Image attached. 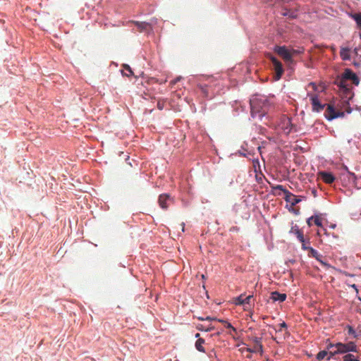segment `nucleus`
<instances>
[{
	"instance_id": "37",
	"label": "nucleus",
	"mask_w": 361,
	"mask_h": 361,
	"mask_svg": "<svg viewBox=\"0 0 361 361\" xmlns=\"http://www.w3.org/2000/svg\"><path fill=\"white\" fill-rule=\"evenodd\" d=\"M336 115H338V117H343V116H344V115H345V114H344V112H339V111H336Z\"/></svg>"
},
{
	"instance_id": "7",
	"label": "nucleus",
	"mask_w": 361,
	"mask_h": 361,
	"mask_svg": "<svg viewBox=\"0 0 361 361\" xmlns=\"http://www.w3.org/2000/svg\"><path fill=\"white\" fill-rule=\"evenodd\" d=\"M250 339L253 343V347L252 348H247V351L250 353H259L262 355L263 353L262 338L253 336Z\"/></svg>"
},
{
	"instance_id": "30",
	"label": "nucleus",
	"mask_w": 361,
	"mask_h": 361,
	"mask_svg": "<svg viewBox=\"0 0 361 361\" xmlns=\"http://www.w3.org/2000/svg\"><path fill=\"white\" fill-rule=\"evenodd\" d=\"M348 333L349 335H353L354 337L356 336L355 335V331L353 329L352 326H348Z\"/></svg>"
},
{
	"instance_id": "4",
	"label": "nucleus",
	"mask_w": 361,
	"mask_h": 361,
	"mask_svg": "<svg viewBox=\"0 0 361 361\" xmlns=\"http://www.w3.org/2000/svg\"><path fill=\"white\" fill-rule=\"evenodd\" d=\"M274 51L286 62L292 61L293 56L298 53L295 49L289 50L285 46H276Z\"/></svg>"
},
{
	"instance_id": "25",
	"label": "nucleus",
	"mask_w": 361,
	"mask_h": 361,
	"mask_svg": "<svg viewBox=\"0 0 361 361\" xmlns=\"http://www.w3.org/2000/svg\"><path fill=\"white\" fill-rule=\"evenodd\" d=\"M301 244H302V249L304 250H309L310 251V249L312 248L311 247H309L307 245V244H310V241H308L307 243L305 241V238H303V242H300Z\"/></svg>"
},
{
	"instance_id": "27",
	"label": "nucleus",
	"mask_w": 361,
	"mask_h": 361,
	"mask_svg": "<svg viewBox=\"0 0 361 361\" xmlns=\"http://www.w3.org/2000/svg\"><path fill=\"white\" fill-rule=\"evenodd\" d=\"M201 92L204 94L205 97L208 96V90L206 85H199Z\"/></svg>"
},
{
	"instance_id": "24",
	"label": "nucleus",
	"mask_w": 361,
	"mask_h": 361,
	"mask_svg": "<svg viewBox=\"0 0 361 361\" xmlns=\"http://www.w3.org/2000/svg\"><path fill=\"white\" fill-rule=\"evenodd\" d=\"M343 361H358V360L352 354H347L343 356Z\"/></svg>"
},
{
	"instance_id": "16",
	"label": "nucleus",
	"mask_w": 361,
	"mask_h": 361,
	"mask_svg": "<svg viewBox=\"0 0 361 361\" xmlns=\"http://www.w3.org/2000/svg\"><path fill=\"white\" fill-rule=\"evenodd\" d=\"M309 255L312 257H314L317 261H319L322 265L324 266H328V264L323 262L322 260V255H320L316 250H314V248H310V253H309Z\"/></svg>"
},
{
	"instance_id": "5",
	"label": "nucleus",
	"mask_w": 361,
	"mask_h": 361,
	"mask_svg": "<svg viewBox=\"0 0 361 361\" xmlns=\"http://www.w3.org/2000/svg\"><path fill=\"white\" fill-rule=\"evenodd\" d=\"M269 58L272 63L274 71V79L279 80L284 72L282 63L275 56L270 55Z\"/></svg>"
},
{
	"instance_id": "12",
	"label": "nucleus",
	"mask_w": 361,
	"mask_h": 361,
	"mask_svg": "<svg viewBox=\"0 0 361 361\" xmlns=\"http://www.w3.org/2000/svg\"><path fill=\"white\" fill-rule=\"evenodd\" d=\"M324 116L327 120L331 121L334 118H338V115H336V111L333 107V106L331 104H328Z\"/></svg>"
},
{
	"instance_id": "15",
	"label": "nucleus",
	"mask_w": 361,
	"mask_h": 361,
	"mask_svg": "<svg viewBox=\"0 0 361 361\" xmlns=\"http://www.w3.org/2000/svg\"><path fill=\"white\" fill-rule=\"evenodd\" d=\"M290 233L295 235L300 242H303V232L300 229H299L298 226L295 225L293 226L290 231Z\"/></svg>"
},
{
	"instance_id": "35",
	"label": "nucleus",
	"mask_w": 361,
	"mask_h": 361,
	"mask_svg": "<svg viewBox=\"0 0 361 361\" xmlns=\"http://www.w3.org/2000/svg\"><path fill=\"white\" fill-rule=\"evenodd\" d=\"M206 321H216V317H205Z\"/></svg>"
},
{
	"instance_id": "29",
	"label": "nucleus",
	"mask_w": 361,
	"mask_h": 361,
	"mask_svg": "<svg viewBox=\"0 0 361 361\" xmlns=\"http://www.w3.org/2000/svg\"><path fill=\"white\" fill-rule=\"evenodd\" d=\"M224 325H225L226 328H227V329H231L232 330V331H233V332L236 333V331H236V329H235V327H233V326L231 325V323H229V322H226V324H225Z\"/></svg>"
},
{
	"instance_id": "31",
	"label": "nucleus",
	"mask_w": 361,
	"mask_h": 361,
	"mask_svg": "<svg viewBox=\"0 0 361 361\" xmlns=\"http://www.w3.org/2000/svg\"><path fill=\"white\" fill-rule=\"evenodd\" d=\"M123 66H124L125 69H126L127 71H128V72H129V74H127V75H128V76L131 75L133 74V71H132V70H131L130 67L128 65H126H126H124Z\"/></svg>"
},
{
	"instance_id": "2",
	"label": "nucleus",
	"mask_w": 361,
	"mask_h": 361,
	"mask_svg": "<svg viewBox=\"0 0 361 361\" xmlns=\"http://www.w3.org/2000/svg\"><path fill=\"white\" fill-rule=\"evenodd\" d=\"M329 350L330 356H334L338 353H345L348 352H357V346L353 342L347 343H337L336 344L330 343L327 346Z\"/></svg>"
},
{
	"instance_id": "23",
	"label": "nucleus",
	"mask_w": 361,
	"mask_h": 361,
	"mask_svg": "<svg viewBox=\"0 0 361 361\" xmlns=\"http://www.w3.org/2000/svg\"><path fill=\"white\" fill-rule=\"evenodd\" d=\"M349 49L348 48H341L340 55L342 59L348 60L350 59Z\"/></svg>"
},
{
	"instance_id": "22",
	"label": "nucleus",
	"mask_w": 361,
	"mask_h": 361,
	"mask_svg": "<svg viewBox=\"0 0 361 361\" xmlns=\"http://www.w3.org/2000/svg\"><path fill=\"white\" fill-rule=\"evenodd\" d=\"M328 356L327 357V360H330L333 356H330V353H329V350H328V351H326V350H322V351H320L317 355V358L318 360H323L326 356Z\"/></svg>"
},
{
	"instance_id": "19",
	"label": "nucleus",
	"mask_w": 361,
	"mask_h": 361,
	"mask_svg": "<svg viewBox=\"0 0 361 361\" xmlns=\"http://www.w3.org/2000/svg\"><path fill=\"white\" fill-rule=\"evenodd\" d=\"M349 16L356 22L357 27L361 30V13H350ZM360 37L361 38V33Z\"/></svg>"
},
{
	"instance_id": "8",
	"label": "nucleus",
	"mask_w": 361,
	"mask_h": 361,
	"mask_svg": "<svg viewBox=\"0 0 361 361\" xmlns=\"http://www.w3.org/2000/svg\"><path fill=\"white\" fill-rule=\"evenodd\" d=\"M159 205L163 209H167L173 202V198L168 194H161L158 199Z\"/></svg>"
},
{
	"instance_id": "41",
	"label": "nucleus",
	"mask_w": 361,
	"mask_h": 361,
	"mask_svg": "<svg viewBox=\"0 0 361 361\" xmlns=\"http://www.w3.org/2000/svg\"><path fill=\"white\" fill-rule=\"evenodd\" d=\"M179 80V78H177L176 80H173V81H171V83L172 84H175L177 81Z\"/></svg>"
},
{
	"instance_id": "10",
	"label": "nucleus",
	"mask_w": 361,
	"mask_h": 361,
	"mask_svg": "<svg viewBox=\"0 0 361 361\" xmlns=\"http://www.w3.org/2000/svg\"><path fill=\"white\" fill-rule=\"evenodd\" d=\"M131 23L134 24L139 32H143V31H149L152 30L151 24L146 22H140V21H130Z\"/></svg>"
},
{
	"instance_id": "26",
	"label": "nucleus",
	"mask_w": 361,
	"mask_h": 361,
	"mask_svg": "<svg viewBox=\"0 0 361 361\" xmlns=\"http://www.w3.org/2000/svg\"><path fill=\"white\" fill-rule=\"evenodd\" d=\"M313 221L315 225H317L318 226H322V219L319 216H314Z\"/></svg>"
},
{
	"instance_id": "21",
	"label": "nucleus",
	"mask_w": 361,
	"mask_h": 361,
	"mask_svg": "<svg viewBox=\"0 0 361 361\" xmlns=\"http://www.w3.org/2000/svg\"><path fill=\"white\" fill-rule=\"evenodd\" d=\"M196 328L199 331H211L214 329V326L212 325L204 326V324H199L196 326Z\"/></svg>"
},
{
	"instance_id": "44",
	"label": "nucleus",
	"mask_w": 361,
	"mask_h": 361,
	"mask_svg": "<svg viewBox=\"0 0 361 361\" xmlns=\"http://www.w3.org/2000/svg\"><path fill=\"white\" fill-rule=\"evenodd\" d=\"M353 287L355 288L356 289V291L357 292V289L356 288V286L355 284L353 285Z\"/></svg>"
},
{
	"instance_id": "28",
	"label": "nucleus",
	"mask_w": 361,
	"mask_h": 361,
	"mask_svg": "<svg viewBox=\"0 0 361 361\" xmlns=\"http://www.w3.org/2000/svg\"><path fill=\"white\" fill-rule=\"evenodd\" d=\"M274 190H281L283 192V194L285 195V191H288V190H286V188H283V185H276L275 187L273 188Z\"/></svg>"
},
{
	"instance_id": "17",
	"label": "nucleus",
	"mask_w": 361,
	"mask_h": 361,
	"mask_svg": "<svg viewBox=\"0 0 361 361\" xmlns=\"http://www.w3.org/2000/svg\"><path fill=\"white\" fill-rule=\"evenodd\" d=\"M273 301L283 302L286 299V295L284 293H279L277 291L272 292L270 298Z\"/></svg>"
},
{
	"instance_id": "18",
	"label": "nucleus",
	"mask_w": 361,
	"mask_h": 361,
	"mask_svg": "<svg viewBox=\"0 0 361 361\" xmlns=\"http://www.w3.org/2000/svg\"><path fill=\"white\" fill-rule=\"evenodd\" d=\"M281 15L283 16H286L290 19H295L298 17L297 11L288 9V8H283Z\"/></svg>"
},
{
	"instance_id": "45",
	"label": "nucleus",
	"mask_w": 361,
	"mask_h": 361,
	"mask_svg": "<svg viewBox=\"0 0 361 361\" xmlns=\"http://www.w3.org/2000/svg\"><path fill=\"white\" fill-rule=\"evenodd\" d=\"M347 112H348V113H350V112H351V109H348V110L347 111Z\"/></svg>"
},
{
	"instance_id": "1",
	"label": "nucleus",
	"mask_w": 361,
	"mask_h": 361,
	"mask_svg": "<svg viewBox=\"0 0 361 361\" xmlns=\"http://www.w3.org/2000/svg\"><path fill=\"white\" fill-rule=\"evenodd\" d=\"M269 103L267 98H253L250 100L251 114L252 116L262 117L268 111Z\"/></svg>"
},
{
	"instance_id": "43",
	"label": "nucleus",
	"mask_w": 361,
	"mask_h": 361,
	"mask_svg": "<svg viewBox=\"0 0 361 361\" xmlns=\"http://www.w3.org/2000/svg\"><path fill=\"white\" fill-rule=\"evenodd\" d=\"M350 176H352L353 177V178H355V176L354 173H350Z\"/></svg>"
},
{
	"instance_id": "36",
	"label": "nucleus",
	"mask_w": 361,
	"mask_h": 361,
	"mask_svg": "<svg viewBox=\"0 0 361 361\" xmlns=\"http://www.w3.org/2000/svg\"><path fill=\"white\" fill-rule=\"evenodd\" d=\"M157 107L159 109L161 110L163 109V107H164V104L163 103H161V102H158L157 103Z\"/></svg>"
},
{
	"instance_id": "39",
	"label": "nucleus",
	"mask_w": 361,
	"mask_h": 361,
	"mask_svg": "<svg viewBox=\"0 0 361 361\" xmlns=\"http://www.w3.org/2000/svg\"><path fill=\"white\" fill-rule=\"evenodd\" d=\"M197 319L200 321H206L205 317H198Z\"/></svg>"
},
{
	"instance_id": "11",
	"label": "nucleus",
	"mask_w": 361,
	"mask_h": 361,
	"mask_svg": "<svg viewBox=\"0 0 361 361\" xmlns=\"http://www.w3.org/2000/svg\"><path fill=\"white\" fill-rule=\"evenodd\" d=\"M284 199L286 202H289L292 206H295L300 202L296 195L289 191H285Z\"/></svg>"
},
{
	"instance_id": "13",
	"label": "nucleus",
	"mask_w": 361,
	"mask_h": 361,
	"mask_svg": "<svg viewBox=\"0 0 361 361\" xmlns=\"http://www.w3.org/2000/svg\"><path fill=\"white\" fill-rule=\"evenodd\" d=\"M319 176L324 183L328 184L332 183L335 180V178L331 173L322 171L319 172Z\"/></svg>"
},
{
	"instance_id": "3",
	"label": "nucleus",
	"mask_w": 361,
	"mask_h": 361,
	"mask_svg": "<svg viewBox=\"0 0 361 361\" xmlns=\"http://www.w3.org/2000/svg\"><path fill=\"white\" fill-rule=\"evenodd\" d=\"M334 83L339 87L346 98L350 99L352 97L351 86L348 82V78H345V72L341 75H338Z\"/></svg>"
},
{
	"instance_id": "20",
	"label": "nucleus",
	"mask_w": 361,
	"mask_h": 361,
	"mask_svg": "<svg viewBox=\"0 0 361 361\" xmlns=\"http://www.w3.org/2000/svg\"><path fill=\"white\" fill-rule=\"evenodd\" d=\"M205 343L204 339L199 338L195 342V348L201 353H205V349L203 345Z\"/></svg>"
},
{
	"instance_id": "32",
	"label": "nucleus",
	"mask_w": 361,
	"mask_h": 361,
	"mask_svg": "<svg viewBox=\"0 0 361 361\" xmlns=\"http://www.w3.org/2000/svg\"><path fill=\"white\" fill-rule=\"evenodd\" d=\"M308 86H309V87H312L314 91H317V85H316V83H315V82H310V83L308 84Z\"/></svg>"
},
{
	"instance_id": "38",
	"label": "nucleus",
	"mask_w": 361,
	"mask_h": 361,
	"mask_svg": "<svg viewBox=\"0 0 361 361\" xmlns=\"http://www.w3.org/2000/svg\"><path fill=\"white\" fill-rule=\"evenodd\" d=\"M216 321H218L219 322H221V323H222L224 324H225L226 322H227V321L224 320V319H216Z\"/></svg>"
},
{
	"instance_id": "9",
	"label": "nucleus",
	"mask_w": 361,
	"mask_h": 361,
	"mask_svg": "<svg viewBox=\"0 0 361 361\" xmlns=\"http://www.w3.org/2000/svg\"><path fill=\"white\" fill-rule=\"evenodd\" d=\"M345 72V78H348V80H351L353 84L355 85H358L360 82V80L357 75L349 68H346L344 71Z\"/></svg>"
},
{
	"instance_id": "6",
	"label": "nucleus",
	"mask_w": 361,
	"mask_h": 361,
	"mask_svg": "<svg viewBox=\"0 0 361 361\" xmlns=\"http://www.w3.org/2000/svg\"><path fill=\"white\" fill-rule=\"evenodd\" d=\"M307 96L310 99L313 111L320 112L324 109L326 104H321L316 94L308 93Z\"/></svg>"
},
{
	"instance_id": "14",
	"label": "nucleus",
	"mask_w": 361,
	"mask_h": 361,
	"mask_svg": "<svg viewBox=\"0 0 361 361\" xmlns=\"http://www.w3.org/2000/svg\"><path fill=\"white\" fill-rule=\"evenodd\" d=\"M252 295H250L245 298H244V295H240V296L235 298V304L238 305H242L245 304H250V300L252 298Z\"/></svg>"
},
{
	"instance_id": "40",
	"label": "nucleus",
	"mask_w": 361,
	"mask_h": 361,
	"mask_svg": "<svg viewBox=\"0 0 361 361\" xmlns=\"http://www.w3.org/2000/svg\"><path fill=\"white\" fill-rule=\"evenodd\" d=\"M200 334L199 333H197V334H195V338H197V339H198L199 338H200Z\"/></svg>"
},
{
	"instance_id": "34",
	"label": "nucleus",
	"mask_w": 361,
	"mask_h": 361,
	"mask_svg": "<svg viewBox=\"0 0 361 361\" xmlns=\"http://www.w3.org/2000/svg\"><path fill=\"white\" fill-rule=\"evenodd\" d=\"M313 219H314V216H311L310 218H309L307 219V223L309 226H312V221H313Z\"/></svg>"
},
{
	"instance_id": "42",
	"label": "nucleus",
	"mask_w": 361,
	"mask_h": 361,
	"mask_svg": "<svg viewBox=\"0 0 361 361\" xmlns=\"http://www.w3.org/2000/svg\"><path fill=\"white\" fill-rule=\"evenodd\" d=\"M181 226H182V231H184L185 224H184V223H182V224H181Z\"/></svg>"
},
{
	"instance_id": "33",
	"label": "nucleus",
	"mask_w": 361,
	"mask_h": 361,
	"mask_svg": "<svg viewBox=\"0 0 361 361\" xmlns=\"http://www.w3.org/2000/svg\"><path fill=\"white\" fill-rule=\"evenodd\" d=\"M283 328H287V325L285 322H282L279 324V329L278 331H281Z\"/></svg>"
}]
</instances>
